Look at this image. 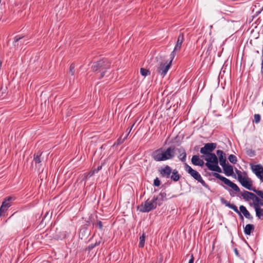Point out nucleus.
Segmentation results:
<instances>
[{
	"instance_id": "obj_1",
	"label": "nucleus",
	"mask_w": 263,
	"mask_h": 263,
	"mask_svg": "<svg viewBox=\"0 0 263 263\" xmlns=\"http://www.w3.org/2000/svg\"><path fill=\"white\" fill-rule=\"evenodd\" d=\"M111 62L107 59H102L96 62H94L91 66V69L93 72L100 73V79L103 78L110 69Z\"/></svg>"
},
{
	"instance_id": "obj_2",
	"label": "nucleus",
	"mask_w": 263,
	"mask_h": 263,
	"mask_svg": "<svg viewBox=\"0 0 263 263\" xmlns=\"http://www.w3.org/2000/svg\"><path fill=\"white\" fill-rule=\"evenodd\" d=\"M235 171L237 175L238 180L241 185L249 190H252V182L251 179L248 177L247 173L243 172L242 173L237 169H236Z\"/></svg>"
},
{
	"instance_id": "obj_3",
	"label": "nucleus",
	"mask_w": 263,
	"mask_h": 263,
	"mask_svg": "<svg viewBox=\"0 0 263 263\" xmlns=\"http://www.w3.org/2000/svg\"><path fill=\"white\" fill-rule=\"evenodd\" d=\"M158 197L154 196L152 200L147 199L144 203H142L140 211L141 212H149L151 211L156 209L158 204L157 200Z\"/></svg>"
},
{
	"instance_id": "obj_4",
	"label": "nucleus",
	"mask_w": 263,
	"mask_h": 263,
	"mask_svg": "<svg viewBox=\"0 0 263 263\" xmlns=\"http://www.w3.org/2000/svg\"><path fill=\"white\" fill-rule=\"evenodd\" d=\"M184 169L194 179L199 182L204 187L209 189L208 185L202 179L200 174L197 171L193 170L187 163L184 164Z\"/></svg>"
},
{
	"instance_id": "obj_5",
	"label": "nucleus",
	"mask_w": 263,
	"mask_h": 263,
	"mask_svg": "<svg viewBox=\"0 0 263 263\" xmlns=\"http://www.w3.org/2000/svg\"><path fill=\"white\" fill-rule=\"evenodd\" d=\"M172 61L173 60L171 59L168 63H167V62H161L157 67V72L160 74L162 78L164 77V76L166 74L168 69L170 68Z\"/></svg>"
},
{
	"instance_id": "obj_6",
	"label": "nucleus",
	"mask_w": 263,
	"mask_h": 263,
	"mask_svg": "<svg viewBox=\"0 0 263 263\" xmlns=\"http://www.w3.org/2000/svg\"><path fill=\"white\" fill-rule=\"evenodd\" d=\"M213 176L216 177V178L221 180L222 182H223V183L231 187L234 191L237 192H240V189L238 187V186L235 183H233L228 178L221 176V175L217 173H214L213 174Z\"/></svg>"
},
{
	"instance_id": "obj_7",
	"label": "nucleus",
	"mask_w": 263,
	"mask_h": 263,
	"mask_svg": "<svg viewBox=\"0 0 263 263\" xmlns=\"http://www.w3.org/2000/svg\"><path fill=\"white\" fill-rule=\"evenodd\" d=\"M15 198L11 196L6 197L0 207V216L4 215L8 209L11 205L12 201L14 200Z\"/></svg>"
},
{
	"instance_id": "obj_8",
	"label": "nucleus",
	"mask_w": 263,
	"mask_h": 263,
	"mask_svg": "<svg viewBox=\"0 0 263 263\" xmlns=\"http://www.w3.org/2000/svg\"><path fill=\"white\" fill-rule=\"evenodd\" d=\"M217 144L215 143H206L203 147H201L200 151L201 154H204L208 156L212 153L216 147Z\"/></svg>"
},
{
	"instance_id": "obj_9",
	"label": "nucleus",
	"mask_w": 263,
	"mask_h": 263,
	"mask_svg": "<svg viewBox=\"0 0 263 263\" xmlns=\"http://www.w3.org/2000/svg\"><path fill=\"white\" fill-rule=\"evenodd\" d=\"M184 40V35L183 34L181 33L179 34L178 36L177 43L174 47V50L171 53L170 57L172 60H173L176 55V52L179 51L181 47L182 44Z\"/></svg>"
},
{
	"instance_id": "obj_10",
	"label": "nucleus",
	"mask_w": 263,
	"mask_h": 263,
	"mask_svg": "<svg viewBox=\"0 0 263 263\" xmlns=\"http://www.w3.org/2000/svg\"><path fill=\"white\" fill-rule=\"evenodd\" d=\"M252 172L261 182H263V167L261 164L251 165Z\"/></svg>"
},
{
	"instance_id": "obj_11",
	"label": "nucleus",
	"mask_w": 263,
	"mask_h": 263,
	"mask_svg": "<svg viewBox=\"0 0 263 263\" xmlns=\"http://www.w3.org/2000/svg\"><path fill=\"white\" fill-rule=\"evenodd\" d=\"M205 160L206 161L205 165L209 169H210L212 166L218 164V159L214 153L206 156Z\"/></svg>"
},
{
	"instance_id": "obj_12",
	"label": "nucleus",
	"mask_w": 263,
	"mask_h": 263,
	"mask_svg": "<svg viewBox=\"0 0 263 263\" xmlns=\"http://www.w3.org/2000/svg\"><path fill=\"white\" fill-rule=\"evenodd\" d=\"M153 159L156 161H165L163 154V151L162 148L156 150L152 154Z\"/></svg>"
},
{
	"instance_id": "obj_13",
	"label": "nucleus",
	"mask_w": 263,
	"mask_h": 263,
	"mask_svg": "<svg viewBox=\"0 0 263 263\" xmlns=\"http://www.w3.org/2000/svg\"><path fill=\"white\" fill-rule=\"evenodd\" d=\"M221 202L224 204L226 206L233 210L236 213H237L240 216L242 220L243 219V217L241 214L240 212L238 211L237 207L233 204H231L230 202L225 200L223 198L220 199Z\"/></svg>"
},
{
	"instance_id": "obj_14",
	"label": "nucleus",
	"mask_w": 263,
	"mask_h": 263,
	"mask_svg": "<svg viewBox=\"0 0 263 263\" xmlns=\"http://www.w3.org/2000/svg\"><path fill=\"white\" fill-rule=\"evenodd\" d=\"M175 148L174 146L168 147L165 151H163L165 160L172 159L175 156Z\"/></svg>"
},
{
	"instance_id": "obj_15",
	"label": "nucleus",
	"mask_w": 263,
	"mask_h": 263,
	"mask_svg": "<svg viewBox=\"0 0 263 263\" xmlns=\"http://www.w3.org/2000/svg\"><path fill=\"white\" fill-rule=\"evenodd\" d=\"M240 194L243 199L247 201H248L250 200H254V198H256L257 200L258 199V197H257L254 193L247 191H244L243 192H241Z\"/></svg>"
},
{
	"instance_id": "obj_16",
	"label": "nucleus",
	"mask_w": 263,
	"mask_h": 263,
	"mask_svg": "<svg viewBox=\"0 0 263 263\" xmlns=\"http://www.w3.org/2000/svg\"><path fill=\"white\" fill-rule=\"evenodd\" d=\"M216 154L218 156V162H219L220 165L221 166L226 165L227 164V159L224 152L221 150H217Z\"/></svg>"
},
{
	"instance_id": "obj_17",
	"label": "nucleus",
	"mask_w": 263,
	"mask_h": 263,
	"mask_svg": "<svg viewBox=\"0 0 263 263\" xmlns=\"http://www.w3.org/2000/svg\"><path fill=\"white\" fill-rule=\"evenodd\" d=\"M172 172V168L168 165H166L164 167L162 168L160 170L161 176L162 177H165L166 178H169L170 177Z\"/></svg>"
},
{
	"instance_id": "obj_18",
	"label": "nucleus",
	"mask_w": 263,
	"mask_h": 263,
	"mask_svg": "<svg viewBox=\"0 0 263 263\" xmlns=\"http://www.w3.org/2000/svg\"><path fill=\"white\" fill-rule=\"evenodd\" d=\"M222 167L224 173L226 176H230L233 174V167L232 165L229 164H226Z\"/></svg>"
},
{
	"instance_id": "obj_19",
	"label": "nucleus",
	"mask_w": 263,
	"mask_h": 263,
	"mask_svg": "<svg viewBox=\"0 0 263 263\" xmlns=\"http://www.w3.org/2000/svg\"><path fill=\"white\" fill-rule=\"evenodd\" d=\"M178 153L180 154L178 158L182 161L185 162L186 158V154L185 151L182 147L177 149Z\"/></svg>"
},
{
	"instance_id": "obj_20",
	"label": "nucleus",
	"mask_w": 263,
	"mask_h": 263,
	"mask_svg": "<svg viewBox=\"0 0 263 263\" xmlns=\"http://www.w3.org/2000/svg\"><path fill=\"white\" fill-rule=\"evenodd\" d=\"M240 211L242 213L244 216L249 219H252L253 217L251 215L249 211L247 210L246 207L243 205H240L239 207Z\"/></svg>"
},
{
	"instance_id": "obj_21",
	"label": "nucleus",
	"mask_w": 263,
	"mask_h": 263,
	"mask_svg": "<svg viewBox=\"0 0 263 263\" xmlns=\"http://www.w3.org/2000/svg\"><path fill=\"white\" fill-rule=\"evenodd\" d=\"M255 210L256 216L259 219L263 220V209H261L258 204H255Z\"/></svg>"
},
{
	"instance_id": "obj_22",
	"label": "nucleus",
	"mask_w": 263,
	"mask_h": 263,
	"mask_svg": "<svg viewBox=\"0 0 263 263\" xmlns=\"http://www.w3.org/2000/svg\"><path fill=\"white\" fill-rule=\"evenodd\" d=\"M254 226L252 224H248L244 228V232L245 234L247 235H250L251 234V232L254 231Z\"/></svg>"
},
{
	"instance_id": "obj_23",
	"label": "nucleus",
	"mask_w": 263,
	"mask_h": 263,
	"mask_svg": "<svg viewBox=\"0 0 263 263\" xmlns=\"http://www.w3.org/2000/svg\"><path fill=\"white\" fill-rule=\"evenodd\" d=\"M170 178L173 181L176 182L178 181L180 178V175L179 174L177 170H174L172 172V175H170Z\"/></svg>"
},
{
	"instance_id": "obj_24",
	"label": "nucleus",
	"mask_w": 263,
	"mask_h": 263,
	"mask_svg": "<svg viewBox=\"0 0 263 263\" xmlns=\"http://www.w3.org/2000/svg\"><path fill=\"white\" fill-rule=\"evenodd\" d=\"M134 126V124H133L132 126V127H130L128 133L127 134H125V136H124L123 135H122V136L118 139V141L119 142V144H121V143H122L127 138L128 135L129 134L132 128L133 127V126Z\"/></svg>"
},
{
	"instance_id": "obj_25",
	"label": "nucleus",
	"mask_w": 263,
	"mask_h": 263,
	"mask_svg": "<svg viewBox=\"0 0 263 263\" xmlns=\"http://www.w3.org/2000/svg\"><path fill=\"white\" fill-rule=\"evenodd\" d=\"M166 194L165 192H161L159 196V199L157 200L158 204L160 205L162 204V202L164 199H166Z\"/></svg>"
},
{
	"instance_id": "obj_26",
	"label": "nucleus",
	"mask_w": 263,
	"mask_h": 263,
	"mask_svg": "<svg viewBox=\"0 0 263 263\" xmlns=\"http://www.w3.org/2000/svg\"><path fill=\"white\" fill-rule=\"evenodd\" d=\"M145 234L143 233L142 236H141L139 238V248H143L145 243Z\"/></svg>"
},
{
	"instance_id": "obj_27",
	"label": "nucleus",
	"mask_w": 263,
	"mask_h": 263,
	"mask_svg": "<svg viewBox=\"0 0 263 263\" xmlns=\"http://www.w3.org/2000/svg\"><path fill=\"white\" fill-rule=\"evenodd\" d=\"M60 235H59L58 234L56 235V237L58 239L62 240L63 239L65 238L68 235V234L67 233V232L66 231H63V232H60Z\"/></svg>"
},
{
	"instance_id": "obj_28",
	"label": "nucleus",
	"mask_w": 263,
	"mask_h": 263,
	"mask_svg": "<svg viewBox=\"0 0 263 263\" xmlns=\"http://www.w3.org/2000/svg\"><path fill=\"white\" fill-rule=\"evenodd\" d=\"M210 168V171H215L218 173H221L222 170L221 168L218 166V164L214 165V166H211Z\"/></svg>"
},
{
	"instance_id": "obj_29",
	"label": "nucleus",
	"mask_w": 263,
	"mask_h": 263,
	"mask_svg": "<svg viewBox=\"0 0 263 263\" xmlns=\"http://www.w3.org/2000/svg\"><path fill=\"white\" fill-rule=\"evenodd\" d=\"M228 159L230 161V162L233 164H236L237 161V159L236 157L233 154H231L229 156Z\"/></svg>"
},
{
	"instance_id": "obj_30",
	"label": "nucleus",
	"mask_w": 263,
	"mask_h": 263,
	"mask_svg": "<svg viewBox=\"0 0 263 263\" xmlns=\"http://www.w3.org/2000/svg\"><path fill=\"white\" fill-rule=\"evenodd\" d=\"M200 158H199V157L197 155H194L193 157H192V163L194 164V165H197V164H198V162H199V160H200Z\"/></svg>"
},
{
	"instance_id": "obj_31",
	"label": "nucleus",
	"mask_w": 263,
	"mask_h": 263,
	"mask_svg": "<svg viewBox=\"0 0 263 263\" xmlns=\"http://www.w3.org/2000/svg\"><path fill=\"white\" fill-rule=\"evenodd\" d=\"M140 73L142 76L144 77L150 75L151 74V72L148 70L145 69L144 68H141L140 69Z\"/></svg>"
},
{
	"instance_id": "obj_32",
	"label": "nucleus",
	"mask_w": 263,
	"mask_h": 263,
	"mask_svg": "<svg viewBox=\"0 0 263 263\" xmlns=\"http://www.w3.org/2000/svg\"><path fill=\"white\" fill-rule=\"evenodd\" d=\"M41 153H37L36 155H34V161L35 163H40L41 162Z\"/></svg>"
},
{
	"instance_id": "obj_33",
	"label": "nucleus",
	"mask_w": 263,
	"mask_h": 263,
	"mask_svg": "<svg viewBox=\"0 0 263 263\" xmlns=\"http://www.w3.org/2000/svg\"><path fill=\"white\" fill-rule=\"evenodd\" d=\"M251 191L256 193V194L260 196L263 199V192L262 191L256 190L255 187H253Z\"/></svg>"
},
{
	"instance_id": "obj_34",
	"label": "nucleus",
	"mask_w": 263,
	"mask_h": 263,
	"mask_svg": "<svg viewBox=\"0 0 263 263\" xmlns=\"http://www.w3.org/2000/svg\"><path fill=\"white\" fill-rule=\"evenodd\" d=\"M261 117L259 114H255L254 116L253 122L255 123H258L260 121Z\"/></svg>"
},
{
	"instance_id": "obj_35",
	"label": "nucleus",
	"mask_w": 263,
	"mask_h": 263,
	"mask_svg": "<svg viewBox=\"0 0 263 263\" xmlns=\"http://www.w3.org/2000/svg\"><path fill=\"white\" fill-rule=\"evenodd\" d=\"M74 68H75V66H74V64L72 63L70 65L69 72L71 76H73L74 74V72H75Z\"/></svg>"
},
{
	"instance_id": "obj_36",
	"label": "nucleus",
	"mask_w": 263,
	"mask_h": 263,
	"mask_svg": "<svg viewBox=\"0 0 263 263\" xmlns=\"http://www.w3.org/2000/svg\"><path fill=\"white\" fill-rule=\"evenodd\" d=\"M253 201H254L256 202V203H254V205L255 204H258V206H259L260 205L263 206V199L261 200L258 198V199L257 200L256 198H254Z\"/></svg>"
},
{
	"instance_id": "obj_37",
	"label": "nucleus",
	"mask_w": 263,
	"mask_h": 263,
	"mask_svg": "<svg viewBox=\"0 0 263 263\" xmlns=\"http://www.w3.org/2000/svg\"><path fill=\"white\" fill-rule=\"evenodd\" d=\"M100 243V241L98 242H96L95 243H91L90 244V245H89L88 246V249L89 250H91V249H92L93 248H94L95 247L99 245Z\"/></svg>"
},
{
	"instance_id": "obj_38",
	"label": "nucleus",
	"mask_w": 263,
	"mask_h": 263,
	"mask_svg": "<svg viewBox=\"0 0 263 263\" xmlns=\"http://www.w3.org/2000/svg\"><path fill=\"white\" fill-rule=\"evenodd\" d=\"M154 185L156 186H159L160 185V181L158 178H156L154 181Z\"/></svg>"
},
{
	"instance_id": "obj_39",
	"label": "nucleus",
	"mask_w": 263,
	"mask_h": 263,
	"mask_svg": "<svg viewBox=\"0 0 263 263\" xmlns=\"http://www.w3.org/2000/svg\"><path fill=\"white\" fill-rule=\"evenodd\" d=\"M96 227H98L99 229L102 230L103 228L102 222L101 221H98L96 224Z\"/></svg>"
},
{
	"instance_id": "obj_40",
	"label": "nucleus",
	"mask_w": 263,
	"mask_h": 263,
	"mask_svg": "<svg viewBox=\"0 0 263 263\" xmlns=\"http://www.w3.org/2000/svg\"><path fill=\"white\" fill-rule=\"evenodd\" d=\"M23 38V36H20L18 35H16L14 37V42H18L21 39H22Z\"/></svg>"
},
{
	"instance_id": "obj_41",
	"label": "nucleus",
	"mask_w": 263,
	"mask_h": 263,
	"mask_svg": "<svg viewBox=\"0 0 263 263\" xmlns=\"http://www.w3.org/2000/svg\"><path fill=\"white\" fill-rule=\"evenodd\" d=\"M95 173V171H93L92 172H90L87 173L86 177L89 178L91 177Z\"/></svg>"
},
{
	"instance_id": "obj_42",
	"label": "nucleus",
	"mask_w": 263,
	"mask_h": 263,
	"mask_svg": "<svg viewBox=\"0 0 263 263\" xmlns=\"http://www.w3.org/2000/svg\"><path fill=\"white\" fill-rule=\"evenodd\" d=\"M194 258L193 255L192 254L191 256V258L190 259V260L189 261V263H194Z\"/></svg>"
},
{
	"instance_id": "obj_43",
	"label": "nucleus",
	"mask_w": 263,
	"mask_h": 263,
	"mask_svg": "<svg viewBox=\"0 0 263 263\" xmlns=\"http://www.w3.org/2000/svg\"><path fill=\"white\" fill-rule=\"evenodd\" d=\"M198 163V164H197V165L202 166L204 164V162L202 160L200 159L199 162Z\"/></svg>"
},
{
	"instance_id": "obj_44",
	"label": "nucleus",
	"mask_w": 263,
	"mask_h": 263,
	"mask_svg": "<svg viewBox=\"0 0 263 263\" xmlns=\"http://www.w3.org/2000/svg\"><path fill=\"white\" fill-rule=\"evenodd\" d=\"M198 163V164H197V165L202 166L204 164V162L202 160L200 159L199 162Z\"/></svg>"
},
{
	"instance_id": "obj_45",
	"label": "nucleus",
	"mask_w": 263,
	"mask_h": 263,
	"mask_svg": "<svg viewBox=\"0 0 263 263\" xmlns=\"http://www.w3.org/2000/svg\"><path fill=\"white\" fill-rule=\"evenodd\" d=\"M248 154L250 156H254L255 153H254V152L253 151H251L250 153H248Z\"/></svg>"
},
{
	"instance_id": "obj_46",
	"label": "nucleus",
	"mask_w": 263,
	"mask_h": 263,
	"mask_svg": "<svg viewBox=\"0 0 263 263\" xmlns=\"http://www.w3.org/2000/svg\"><path fill=\"white\" fill-rule=\"evenodd\" d=\"M234 252H235V254H236V256H239V254L238 251L237 250V249L236 248H235L234 249Z\"/></svg>"
},
{
	"instance_id": "obj_47",
	"label": "nucleus",
	"mask_w": 263,
	"mask_h": 263,
	"mask_svg": "<svg viewBox=\"0 0 263 263\" xmlns=\"http://www.w3.org/2000/svg\"><path fill=\"white\" fill-rule=\"evenodd\" d=\"M101 168L102 166H99L98 167L97 170H95L94 171H95V173H98L100 170H101Z\"/></svg>"
},
{
	"instance_id": "obj_48",
	"label": "nucleus",
	"mask_w": 263,
	"mask_h": 263,
	"mask_svg": "<svg viewBox=\"0 0 263 263\" xmlns=\"http://www.w3.org/2000/svg\"><path fill=\"white\" fill-rule=\"evenodd\" d=\"M162 261H163V257H161L159 259V262L158 263H162Z\"/></svg>"
}]
</instances>
